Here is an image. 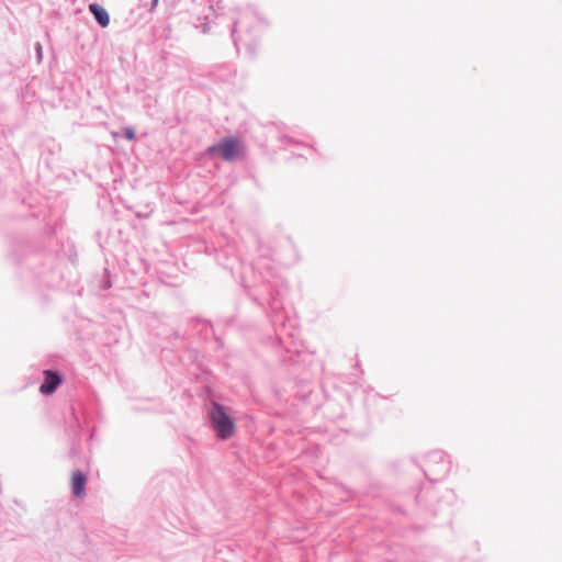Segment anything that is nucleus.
Here are the masks:
<instances>
[{
    "label": "nucleus",
    "instance_id": "2",
    "mask_svg": "<svg viewBox=\"0 0 562 562\" xmlns=\"http://www.w3.org/2000/svg\"><path fill=\"white\" fill-rule=\"evenodd\" d=\"M207 153L221 157L226 161H233L244 156V146L237 138L225 137L217 144L211 146Z\"/></svg>",
    "mask_w": 562,
    "mask_h": 562
},
{
    "label": "nucleus",
    "instance_id": "6",
    "mask_svg": "<svg viewBox=\"0 0 562 562\" xmlns=\"http://www.w3.org/2000/svg\"><path fill=\"white\" fill-rule=\"evenodd\" d=\"M125 136L130 140L134 139V136H135L134 131L132 128H126L125 130Z\"/></svg>",
    "mask_w": 562,
    "mask_h": 562
},
{
    "label": "nucleus",
    "instance_id": "4",
    "mask_svg": "<svg viewBox=\"0 0 562 562\" xmlns=\"http://www.w3.org/2000/svg\"><path fill=\"white\" fill-rule=\"evenodd\" d=\"M86 483H87V476L82 472H80V471L72 472L70 485H71L72 494L76 497L82 498L85 496Z\"/></svg>",
    "mask_w": 562,
    "mask_h": 562
},
{
    "label": "nucleus",
    "instance_id": "5",
    "mask_svg": "<svg viewBox=\"0 0 562 562\" xmlns=\"http://www.w3.org/2000/svg\"><path fill=\"white\" fill-rule=\"evenodd\" d=\"M89 10L102 27H106L109 25L110 16L103 7L97 3H91L89 5Z\"/></svg>",
    "mask_w": 562,
    "mask_h": 562
},
{
    "label": "nucleus",
    "instance_id": "1",
    "mask_svg": "<svg viewBox=\"0 0 562 562\" xmlns=\"http://www.w3.org/2000/svg\"><path fill=\"white\" fill-rule=\"evenodd\" d=\"M210 418L218 438L226 440L234 436L235 424L222 405L213 404Z\"/></svg>",
    "mask_w": 562,
    "mask_h": 562
},
{
    "label": "nucleus",
    "instance_id": "3",
    "mask_svg": "<svg viewBox=\"0 0 562 562\" xmlns=\"http://www.w3.org/2000/svg\"><path fill=\"white\" fill-rule=\"evenodd\" d=\"M61 383V378L54 371H44V382L40 387L42 394L48 395L56 391L58 385Z\"/></svg>",
    "mask_w": 562,
    "mask_h": 562
}]
</instances>
